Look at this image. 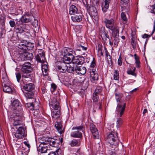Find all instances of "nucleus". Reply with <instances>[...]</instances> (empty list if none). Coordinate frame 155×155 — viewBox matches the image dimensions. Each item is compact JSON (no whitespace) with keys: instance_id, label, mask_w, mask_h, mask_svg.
<instances>
[{"instance_id":"50","label":"nucleus","mask_w":155,"mask_h":155,"mask_svg":"<svg viewBox=\"0 0 155 155\" xmlns=\"http://www.w3.org/2000/svg\"><path fill=\"white\" fill-rule=\"evenodd\" d=\"M66 51L67 52V54H68V53L70 54H72L73 55L75 53L74 51H73L71 49H70L69 48H66Z\"/></svg>"},{"instance_id":"49","label":"nucleus","mask_w":155,"mask_h":155,"mask_svg":"<svg viewBox=\"0 0 155 155\" xmlns=\"http://www.w3.org/2000/svg\"><path fill=\"white\" fill-rule=\"evenodd\" d=\"M59 150V149H58L55 152H51L48 155H59L58 152Z\"/></svg>"},{"instance_id":"46","label":"nucleus","mask_w":155,"mask_h":155,"mask_svg":"<svg viewBox=\"0 0 155 155\" xmlns=\"http://www.w3.org/2000/svg\"><path fill=\"white\" fill-rule=\"evenodd\" d=\"M57 88V86L54 84H51V91L52 93L53 92L56 90Z\"/></svg>"},{"instance_id":"53","label":"nucleus","mask_w":155,"mask_h":155,"mask_svg":"<svg viewBox=\"0 0 155 155\" xmlns=\"http://www.w3.org/2000/svg\"><path fill=\"white\" fill-rule=\"evenodd\" d=\"M118 134L117 132L112 131L109 132L107 136H110L111 135H112V136H117Z\"/></svg>"},{"instance_id":"37","label":"nucleus","mask_w":155,"mask_h":155,"mask_svg":"<svg viewBox=\"0 0 155 155\" xmlns=\"http://www.w3.org/2000/svg\"><path fill=\"white\" fill-rule=\"evenodd\" d=\"M53 115L52 117L54 118H58L61 115V112L59 110L53 111Z\"/></svg>"},{"instance_id":"34","label":"nucleus","mask_w":155,"mask_h":155,"mask_svg":"<svg viewBox=\"0 0 155 155\" xmlns=\"http://www.w3.org/2000/svg\"><path fill=\"white\" fill-rule=\"evenodd\" d=\"M131 44L133 48L135 49L136 48V42L135 41V36L133 35L131 36Z\"/></svg>"},{"instance_id":"58","label":"nucleus","mask_w":155,"mask_h":155,"mask_svg":"<svg viewBox=\"0 0 155 155\" xmlns=\"http://www.w3.org/2000/svg\"><path fill=\"white\" fill-rule=\"evenodd\" d=\"M91 132L92 133L93 136H96V135H98V132L97 129L96 130H94L91 131Z\"/></svg>"},{"instance_id":"17","label":"nucleus","mask_w":155,"mask_h":155,"mask_svg":"<svg viewBox=\"0 0 155 155\" xmlns=\"http://www.w3.org/2000/svg\"><path fill=\"white\" fill-rule=\"evenodd\" d=\"M91 78L93 81L97 80L98 79V75L97 71L93 69L90 71Z\"/></svg>"},{"instance_id":"63","label":"nucleus","mask_w":155,"mask_h":155,"mask_svg":"<svg viewBox=\"0 0 155 155\" xmlns=\"http://www.w3.org/2000/svg\"><path fill=\"white\" fill-rule=\"evenodd\" d=\"M108 153L109 155H116L114 151H113L110 150H108Z\"/></svg>"},{"instance_id":"51","label":"nucleus","mask_w":155,"mask_h":155,"mask_svg":"<svg viewBox=\"0 0 155 155\" xmlns=\"http://www.w3.org/2000/svg\"><path fill=\"white\" fill-rule=\"evenodd\" d=\"M23 23L22 20L21 18L19 20H17L16 23H15V25L16 26H19L22 24Z\"/></svg>"},{"instance_id":"3","label":"nucleus","mask_w":155,"mask_h":155,"mask_svg":"<svg viewBox=\"0 0 155 155\" xmlns=\"http://www.w3.org/2000/svg\"><path fill=\"white\" fill-rule=\"evenodd\" d=\"M104 22L106 27L112 31V32H116V33H119V30L117 29L116 25L114 19L111 18L109 19L105 18Z\"/></svg>"},{"instance_id":"59","label":"nucleus","mask_w":155,"mask_h":155,"mask_svg":"<svg viewBox=\"0 0 155 155\" xmlns=\"http://www.w3.org/2000/svg\"><path fill=\"white\" fill-rule=\"evenodd\" d=\"M151 12L155 15V4L152 6Z\"/></svg>"},{"instance_id":"29","label":"nucleus","mask_w":155,"mask_h":155,"mask_svg":"<svg viewBox=\"0 0 155 155\" xmlns=\"http://www.w3.org/2000/svg\"><path fill=\"white\" fill-rule=\"evenodd\" d=\"M104 49L105 50L106 60H107L108 63L109 64H110V63L111 64L112 60L110 58V56L109 55V53L107 51V49L105 47Z\"/></svg>"},{"instance_id":"44","label":"nucleus","mask_w":155,"mask_h":155,"mask_svg":"<svg viewBox=\"0 0 155 155\" xmlns=\"http://www.w3.org/2000/svg\"><path fill=\"white\" fill-rule=\"evenodd\" d=\"M154 29H153V30L152 33L151 35H148L146 34H144L142 36L143 38H146L150 37L153 34L154 32Z\"/></svg>"},{"instance_id":"11","label":"nucleus","mask_w":155,"mask_h":155,"mask_svg":"<svg viewBox=\"0 0 155 155\" xmlns=\"http://www.w3.org/2000/svg\"><path fill=\"white\" fill-rule=\"evenodd\" d=\"M35 88L34 85L31 83H25L23 86V89L26 91H33Z\"/></svg>"},{"instance_id":"2","label":"nucleus","mask_w":155,"mask_h":155,"mask_svg":"<svg viewBox=\"0 0 155 155\" xmlns=\"http://www.w3.org/2000/svg\"><path fill=\"white\" fill-rule=\"evenodd\" d=\"M116 98L117 103V106L116 108V112L117 114L120 113L119 117H121L123 114L125 110L126 104L125 103H122L120 101V99L121 95L120 94H115Z\"/></svg>"},{"instance_id":"21","label":"nucleus","mask_w":155,"mask_h":155,"mask_svg":"<svg viewBox=\"0 0 155 155\" xmlns=\"http://www.w3.org/2000/svg\"><path fill=\"white\" fill-rule=\"evenodd\" d=\"M56 124H55V127L57 130L58 132L61 134L63 133L62 130V123L61 121H57L56 122Z\"/></svg>"},{"instance_id":"25","label":"nucleus","mask_w":155,"mask_h":155,"mask_svg":"<svg viewBox=\"0 0 155 155\" xmlns=\"http://www.w3.org/2000/svg\"><path fill=\"white\" fill-rule=\"evenodd\" d=\"M51 105L53 108L55 110H58L59 108V103L54 99L52 102H51Z\"/></svg>"},{"instance_id":"23","label":"nucleus","mask_w":155,"mask_h":155,"mask_svg":"<svg viewBox=\"0 0 155 155\" xmlns=\"http://www.w3.org/2000/svg\"><path fill=\"white\" fill-rule=\"evenodd\" d=\"M23 55L25 56V59L31 61L34 57L33 54L30 52H25Z\"/></svg>"},{"instance_id":"16","label":"nucleus","mask_w":155,"mask_h":155,"mask_svg":"<svg viewBox=\"0 0 155 155\" xmlns=\"http://www.w3.org/2000/svg\"><path fill=\"white\" fill-rule=\"evenodd\" d=\"M78 9L76 6L72 5L69 8V13L71 15H74L78 13Z\"/></svg>"},{"instance_id":"13","label":"nucleus","mask_w":155,"mask_h":155,"mask_svg":"<svg viewBox=\"0 0 155 155\" xmlns=\"http://www.w3.org/2000/svg\"><path fill=\"white\" fill-rule=\"evenodd\" d=\"M51 138L48 136H42L39 138V141L41 143V144H48L51 140Z\"/></svg>"},{"instance_id":"27","label":"nucleus","mask_w":155,"mask_h":155,"mask_svg":"<svg viewBox=\"0 0 155 155\" xmlns=\"http://www.w3.org/2000/svg\"><path fill=\"white\" fill-rule=\"evenodd\" d=\"M27 91V92L24 93L25 96L27 98L30 99L32 98L34 94L33 91Z\"/></svg>"},{"instance_id":"60","label":"nucleus","mask_w":155,"mask_h":155,"mask_svg":"<svg viewBox=\"0 0 155 155\" xmlns=\"http://www.w3.org/2000/svg\"><path fill=\"white\" fill-rule=\"evenodd\" d=\"M96 65L95 64V60L94 58H93V60L91 62V67H94Z\"/></svg>"},{"instance_id":"14","label":"nucleus","mask_w":155,"mask_h":155,"mask_svg":"<svg viewBox=\"0 0 155 155\" xmlns=\"http://www.w3.org/2000/svg\"><path fill=\"white\" fill-rule=\"evenodd\" d=\"M35 17L32 14V16H29L28 15L23 16L21 18L22 20L23 23H27L30 22Z\"/></svg>"},{"instance_id":"61","label":"nucleus","mask_w":155,"mask_h":155,"mask_svg":"<svg viewBox=\"0 0 155 155\" xmlns=\"http://www.w3.org/2000/svg\"><path fill=\"white\" fill-rule=\"evenodd\" d=\"M54 137L58 140V141L59 143H62L63 141V139L62 138H61L59 137H57V136H55Z\"/></svg>"},{"instance_id":"62","label":"nucleus","mask_w":155,"mask_h":155,"mask_svg":"<svg viewBox=\"0 0 155 155\" xmlns=\"http://www.w3.org/2000/svg\"><path fill=\"white\" fill-rule=\"evenodd\" d=\"M80 49H77V50L78 51H81V49L84 50H86L87 49V48L83 46L80 45L79 47Z\"/></svg>"},{"instance_id":"1","label":"nucleus","mask_w":155,"mask_h":155,"mask_svg":"<svg viewBox=\"0 0 155 155\" xmlns=\"http://www.w3.org/2000/svg\"><path fill=\"white\" fill-rule=\"evenodd\" d=\"M11 105L12 108L14 110V113L15 116L22 117L23 115V110L22 109L21 104L18 100H15L12 102H11Z\"/></svg>"},{"instance_id":"45","label":"nucleus","mask_w":155,"mask_h":155,"mask_svg":"<svg viewBox=\"0 0 155 155\" xmlns=\"http://www.w3.org/2000/svg\"><path fill=\"white\" fill-rule=\"evenodd\" d=\"M94 104V107L95 108H98V109H101V104L100 103H97L96 102Z\"/></svg>"},{"instance_id":"18","label":"nucleus","mask_w":155,"mask_h":155,"mask_svg":"<svg viewBox=\"0 0 155 155\" xmlns=\"http://www.w3.org/2000/svg\"><path fill=\"white\" fill-rule=\"evenodd\" d=\"M48 147L45 144H41L38 147V150L41 153H45L48 150Z\"/></svg>"},{"instance_id":"33","label":"nucleus","mask_w":155,"mask_h":155,"mask_svg":"<svg viewBox=\"0 0 155 155\" xmlns=\"http://www.w3.org/2000/svg\"><path fill=\"white\" fill-rule=\"evenodd\" d=\"M41 68L43 74L45 75H46L47 74L46 73L47 72L48 69L47 65L45 64L42 65L41 66Z\"/></svg>"},{"instance_id":"31","label":"nucleus","mask_w":155,"mask_h":155,"mask_svg":"<svg viewBox=\"0 0 155 155\" xmlns=\"http://www.w3.org/2000/svg\"><path fill=\"white\" fill-rule=\"evenodd\" d=\"M79 142L80 140L74 139L71 141L70 145L71 147L79 146L80 144Z\"/></svg>"},{"instance_id":"15","label":"nucleus","mask_w":155,"mask_h":155,"mask_svg":"<svg viewBox=\"0 0 155 155\" xmlns=\"http://www.w3.org/2000/svg\"><path fill=\"white\" fill-rule=\"evenodd\" d=\"M14 114H13V117H14V121L13 123V125L14 126L16 127L18 126H20L21 123V117H18V116H15L14 115Z\"/></svg>"},{"instance_id":"40","label":"nucleus","mask_w":155,"mask_h":155,"mask_svg":"<svg viewBox=\"0 0 155 155\" xmlns=\"http://www.w3.org/2000/svg\"><path fill=\"white\" fill-rule=\"evenodd\" d=\"M114 78L115 80H118L119 78V71L117 70H115L114 72Z\"/></svg>"},{"instance_id":"43","label":"nucleus","mask_w":155,"mask_h":155,"mask_svg":"<svg viewBox=\"0 0 155 155\" xmlns=\"http://www.w3.org/2000/svg\"><path fill=\"white\" fill-rule=\"evenodd\" d=\"M93 97L92 99L93 101L95 102H96L99 100V96H98V95L96 94H93Z\"/></svg>"},{"instance_id":"64","label":"nucleus","mask_w":155,"mask_h":155,"mask_svg":"<svg viewBox=\"0 0 155 155\" xmlns=\"http://www.w3.org/2000/svg\"><path fill=\"white\" fill-rule=\"evenodd\" d=\"M24 143L28 148L29 149L30 147V144L28 143V141H24Z\"/></svg>"},{"instance_id":"54","label":"nucleus","mask_w":155,"mask_h":155,"mask_svg":"<svg viewBox=\"0 0 155 155\" xmlns=\"http://www.w3.org/2000/svg\"><path fill=\"white\" fill-rule=\"evenodd\" d=\"M16 77L17 81L18 82H19L20 79L21 78V75L20 73H16Z\"/></svg>"},{"instance_id":"56","label":"nucleus","mask_w":155,"mask_h":155,"mask_svg":"<svg viewBox=\"0 0 155 155\" xmlns=\"http://www.w3.org/2000/svg\"><path fill=\"white\" fill-rule=\"evenodd\" d=\"M90 126L91 131L94 130H96L97 128H96L95 126L93 124H90Z\"/></svg>"},{"instance_id":"55","label":"nucleus","mask_w":155,"mask_h":155,"mask_svg":"<svg viewBox=\"0 0 155 155\" xmlns=\"http://www.w3.org/2000/svg\"><path fill=\"white\" fill-rule=\"evenodd\" d=\"M119 41L118 38L117 37H115L114 39V45L117 46Z\"/></svg>"},{"instance_id":"4","label":"nucleus","mask_w":155,"mask_h":155,"mask_svg":"<svg viewBox=\"0 0 155 155\" xmlns=\"http://www.w3.org/2000/svg\"><path fill=\"white\" fill-rule=\"evenodd\" d=\"M36 60L38 62L43 63L46 61L45 53L41 50H38V53L35 55Z\"/></svg>"},{"instance_id":"22","label":"nucleus","mask_w":155,"mask_h":155,"mask_svg":"<svg viewBox=\"0 0 155 155\" xmlns=\"http://www.w3.org/2000/svg\"><path fill=\"white\" fill-rule=\"evenodd\" d=\"M2 86L3 87V91L4 92L8 93H10L12 92V88L8 85L3 83Z\"/></svg>"},{"instance_id":"7","label":"nucleus","mask_w":155,"mask_h":155,"mask_svg":"<svg viewBox=\"0 0 155 155\" xmlns=\"http://www.w3.org/2000/svg\"><path fill=\"white\" fill-rule=\"evenodd\" d=\"M57 67L58 68V71L62 73L65 72L68 69L66 64L62 61H58V62Z\"/></svg>"},{"instance_id":"52","label":"nucleus","mask_w":155,"mask_h":155,"mask_svg":"<svg viewBox=\"0 0 155 155\" xmlns=\"http://www.w3.org/2000/svg\"><path fill=\"white\" fill-rule=\"evenodd\" d=\"M79 61V64L80 65L82 64L84 62V58L82 57H80L78 58Z\"/></svg>"},{"instance_id":"24","label":"nucleus","mask_w":155,"mask_h":155,"mask_svg":"<svg viewBox=\"0 0 155 155\" xmlns=\"http://www.w3.org/2000/svg\"><path fill=\"white\" fill-rule=\"evenodd\" d=\"M77 66L76 65H70L68 66L67 71L69 73H72L74 72L76 73Z\"/></svg>"},{"instance_id":"36","label":"nucleus","mask_w":155,"mask_h":155,"mask_svg":"<svg viewBox=\"0 0 155 155\" xmlns=\"http://www.w3.org/2000/svg\"><path fill=\"white\" fill-rule=\"evenodd\" d=\"M102 91V88L101 86H98L96 88L95 90V91L93 94L98 95L99 94L101 93Z\"/></svg>"},{"instance_id":"5","label":"nucleus","mask_w":155,"mask_h":155,"mask_svg":"<svg viewBox=\"0 0 155 155\" xmlns=\"http://www.w3.org/2000/svg\"><path fill=\"white\" fill-rule=\"evenodd\" d=\"M28 68H25L22 67L21 68L22 77L23 81H26V79H27L28 81L30 80V77L31 71H28Z\"/></svg>"},{"instance_id":"32","label":"nucleus","mask_w":155,"mask_h":155,"mask_svg":"<svg viewBox=\"0 0 155 155\" xmlns=\"http://www.w3.org/2000/svg\"><path fill=\"white\" fill-rule=\"evenodd\" d=\"M22 67L25 68H28V71H31L32 68L31 66V64L30 63L27 62H25L22 66Z\"/></svg>"},{"instance_id":"6","label":"nucleus","mask_w":155,"mask_h":155,"mask_svg":"<svg viewBox=\"0 0 155 155\" xmlns=\"http://www.w3.org/2000/svg\"><path fill=\"white\" fill-rule=\"evenodd\" d=\"M83 127L82 126L73 127L72 128L73 130H76V131L73 132L71 136H82L83 135L81 131L84 133V135H85L84 132H83Z\"/></svg>"},{"instance_id":"39","label":"nucleus","mask_w":155,"mask_h":155,"mask_svg":"<svg viewBox=\"0 0 155 155\" xmlns=\"http://www.w3.org/2000/svg\"><path fill=\"white\" fill-rule=\"evenodd\" d=\"M121 17L122 19L126 23L127 21V18L126 15L124 12H122L121 14Z\"/></svg>"},{"instance_id":"30","label":"nucleus","mask_w":155,"mask_h":155,"mask_svg":"<svg viewBox=\"0 0 155 155\" xmlns=\"http://www.w3.org/2000/svg\"><path fill=\"white\" fill-rule=\"evenodd\" d=\"M58 141V140L57 139V138H53L51 137V140H50V141L49 142L48 144H49L50 146H53V145H54L56 143H59Z\"/></svg>"},{"instance_id":"35","label":"nucleus","mask_w":155,"mask_h":155,"mask_svg":"<svg viewBox=\"0 0 155 155\" xmlns=\"http://www.w3.org/2000/svg\"><path fill=\"white\" fill-rule=\"evenodd\" d=\"M15 28L16 33H21L25 32L24 30L21 26L18 27H15Z\"/></svg>"},{"instance_id":"10","label":"nucleus","mask_w":155,"mask_h":155,"mask_svg":"<svg viewBox=\"0 0 155 155\" xmlns=\"http://www.w3.org/2000/svg\"><path fill=\"white\" fill-rule=\"evenodd\" d=\"M83 17V15L81 13H78L71 16V18L74 22H79L81 21Z\"/></svg>"},{"instance_id":"8","label":"nucleus","mask_w":155,"mask_h":155,"mask_svg":"<svg viewBox=\"0 0 155 155\" xmlns=\"http://www.w3.org/2000/svg\"><path fill=\"white\" fill-rule=\"evenodd\" d=\"M86 8L88 11L89 12L91 16L97 18L98 13L95 7L88 5H87Z\"/></svg>"},{"instance_id":"41","label":"nucleus","mask_w":155,"mask_h":155,"mask_svg":"<svg viewBox=\"0 0 155 155\" xmlns=\"http://www.w3.org/2000/svg\"><path fill=\"white\" fill-rule=\"evenodd\" d=\"M72 62L74 64H78V65H80V64H79V61L78 58L77 57H74V58H73V60Z\"/></svg>"},{"instance_id":"28","label":"nucleus","mask_w":155,"mask_h":155,"mask_svg":"<svg viewBox=\"0 0 155 155\" xmlns=\"http://www.w3.org/2000/svg\"><path fill=\"white\" fill-rule=\"evenodd\" d=\"M16 134H20L21 136L26 135V134H25L24 129L21 126L18 127V129L17 131Z\"/></svg>"},{"instance_id":"12","label":"nucleus","mask_w":155,"mask_h":155,"mask_svg":"<svg viewBox=\"0 0 155 155\" xmlns=\"http://www.w3.org/2000/svg\"><path fill=\"white\" fill-rule=\"evenodd\" d=\"M110 0H103L102 5L103 11L106 12L109 8V4L110 3Z\"/></svg>"},{"instance_id":"48","label":"nucleus","mask_w":155,"mask_h":155,"mask_svg":"<svg viewBox=\"0 0 155 155\" xmlns=\"http://www.w3.org/2000/svg\"><path fill=\"white\" fill-rule=\"evenodd\" d=\"M127 73L129 74H131L135 76H136V74L135 73L134 71L130 69L127 70Z\"/></svg>"},{"instance_id":"19","label":"nucleus","mask_w":155,"mask_h":155,"mask_svg":"<svg viewBox=\"0 0 155 155\" xmlns=\"http://www.w3.org/2000/svg\"><path fill=\"white\" fill-rule=\"evenodd\" d=\"M27 41H23L21 42H18L17 43V47L19 49L23 50L24 51H26V44Z\"/></svg>"},{"instance_id":"38","label":"nucleus","mask_w":155,"mask_h":155,"mask_svg":"<svg viewBox=\"0 0 155 155\" xmlns=\"http://www.w3.org/2000/svg\"><path fill=\"white\" fill-rule=\"evenodd\" d=\"M10 35H12L10 37H9V38H10L11 40L15 41L18 38V36L16 33L14 34L12 32Z\"/></svg>"},{"instance_id":"26","label":"nucleus","mask_w":155,"mask_h":155,"mask_svg":"<svg viewBox=\"0 0 155 155\" xmlns=\"http://www.w3.org/2000/svg\"><path fill=\"white\" fill-rule=\"evenodd\" d=\"M26 45L27 48L26 49V51L32 50L34 47V43L29 42H27V41L26 42Z\"/></svg>"},{"instance_id":"47","label":"nucleus","mask_w":155,"mask_h":155,"mask_svg":"<svg viewBox=\"0 0 155 155\" xmlns=\"http://www.w3.org/2000/svg\"><path fill=\"white\" fill-rule=\"evenodd\" d=\"M5 30L4 28H0V38L2 37L3 35L5 34Z\"/></svg>"},{"instance_id":"57","label":"nucleus","mask_w":155,"mask_h":155,"mask_svg":"<svg viewBox=\"0 0 155 155\" xmlns=\"http://www.w3.org/2000/svg\"><path fill=\"white\" fill-rule=\"evenodd\" d=\"M9 23L10 26L12 27H13L15 25V23L13 20H11L9 21Z\"/></svg>"},{"instance_id":"9","label":"nucleus","mask_w":155,"mask_h":155,"mask_svg":"<svg viewBox=\"0 0 155 155\" xmlns=\"http://www.w3.org/2000/svg\"><path fill=\"white\" fill-rule=\"evenodd\" d=\"M73 58H74V56L72 54L68 53V54H64L62 61L66 64H69L72 62Z\"/></svg>"},{"instance_id":"20","label":"nucleus","mask_w":155,"mask_h":155,"mask_svg":"<svg viewBox=\"0 0 155 155\" xmlns=\"http://www.w3.org/2000/svg\"><path fill=\"white\" fill-rule=\"evenodd\" d=\"M86 72V68L84 67L77 66L76 73L78 74L83 75Z\"/></svg>"},{"instance_id":"42","label":"nucleus","mask_w":155,"mask_h":155,"mask_svg":"<svg viewBox=\"0 0 155 155\" xmlns=\"http://www.w3.org/2000/svg\"><path fill=\"white\" fill-rule=\"evenodd\" d=\"M122 123V120L120 118H117V128L120 127Z\"/></svg>"}]
</instances>
